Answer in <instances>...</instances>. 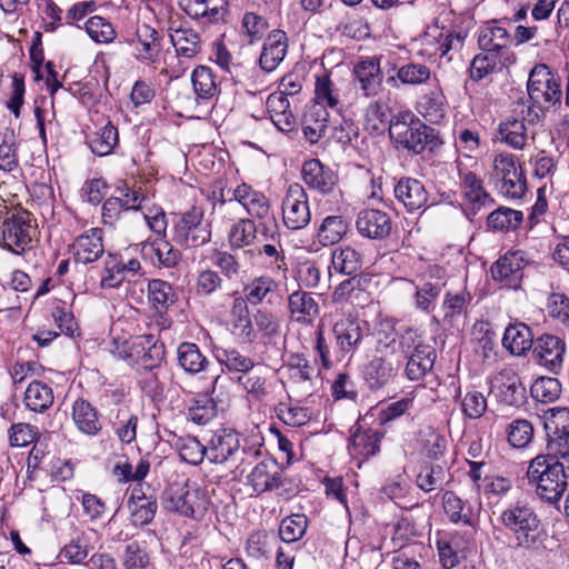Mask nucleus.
Returning a JSON list of instances; mask_svg holds the SVG:
<instances>
[{
  "label": "nucleus",
  "mask_w": 569,
  "mask_h": 569,
  "mask_svg": "<svg viewBox=\"0 0 569 569\" xmlns=\"http://www.w3.org/2000/svg\"><path fill=\"white\" fill-rule=\"evenodd\" d=\"M501 523L512 533L515 548L529 553L546 549L547 531L535 510L527 503L517 502L500 515Z\"/></svg>",
  "instance_id": "f257e3e1"
},
{
  "label": "nucleus",
  "mask_w": 569,
  "mask_h": 569,
  "mask_svg": "<svg viewBox=\"0 0 569 569\" xmlns=\"http://www.w3.org/2000/svg\"><path fill=\"white\" fill-rule=\"evenodd\" d=\"M389 137L396 149L419 154L427 148L433 150L442 141L438 132L422 123L411 111L395 114L389 121Z\"/></svg>",
  "instance_id": "f03ea898"
},
{
  "label": "nucleus",
  "mask_w": 569,
  "mask_h": 569,
  "mask_svg": "<svg viewBox=\"0 0 569 569\" xmlns=\"http://www.w3.org/2000/svg\"><path fill=\"white\" fill-rule=\"evenodd\" d=\"M528 485L537 497L550 505L557 503L568 488L563 465L551 455H538L527 469Z\"/></svg>",
  "instance_id": "7ed1b4c3"
},
{
  "label": "nucleus",
  "mask_w": 569,
  "mask_h": 569,
  "mask_svg": "<svg viewBox=\"0 0 569 569\" xmlns=\"http://www.w3.org/2000/svg\"><path fill=\"white\" fill-rule=\"evenodd\" d=\"M399 369L396 330L391 326L380 328L376 333L375 353L363 369L365 381L371 390L381 389L393 380Z\"/></svg>",
  "instance_id": "20e7f679"
},
{
  "label": "nucleus",
  "mask_w": 569,
  "mask_h": 569,
  "mask_svg": "<svg viewBox=\"0 0 569 569\" xmlns=\"http://www.w3.org/2000/svg\"><path fill=\"white\" fill-rule=\"evenodd\" d=\"M396 350L400 366L407 360L405 373L411 381L422 379L432 369L437 357L435 348L425 343L413 329L401 335L396 331Z\"/></svg>",
  "instance_id": "39448f33"
},
{
  "label": "nucleus",
  "mask_w": 569,
  "mask_h": 569,
  "mask_svg": "<svg viewBox=\"0 0 569 569\" xmlns=\"http://www.w3.org/2000/svg\"><path fill=\"white\" fill-rule=\"evenodd\" d=\"M209 506L210 500L206 491L196 483H173L166 491V509L183 517L201 520Z\"/></svg>",
  "instance_id": "423d86ee"
},
{
  "label": "nucleus",
  "mask_w": 569,
  "mask_h": 569,
  "mask_svg": "<svg viewBox=\"0 0 569 569\" xmlns=\"http://www.w3.org/2000/svg\"><path fill=\"white\" fill-rule=\"evenodd\" d=\"M172 240L183 249L199 248L211 240V221L201 207L192 206L178 216Z\"/></svg>",
  "instance_id": "0eeeda50"
},
{
  "label": "nucleus",
  "mask_w": 569,
  "mask_h": 569,
  "mask_svg": "<svg viewBox=\"0 0 569 569\" xmlns=\"http://www.w3.org/2000/svg\"><path fill=\"white\" fill-rule=\"evenodd\" d=\"M560 78L547 64L539 63L531 69L527 82V91L533 106L550 108L560 103Z\"/></svg>",
  "instance_id": "6e6552de"
},
{
  "label": "nucleus",
  "mask_w": 569,
  "mask_h": 569,
  "mask_svg": "<svg viewBox=\"0 0 569 569\" xmlns=\"http://www.w3.org/2000/svg\"><path fill=\"white\" fill-rule=\"evenodd\" d=\"M33 224L30 212L7 214L0 224V247L14 254H22L32 241Z\"/></svg>",
  "instance_id": "1a4fd4ad"
},
{
  "label": "nucleus",
  "mask_w": 569,
  "mask_h": 569,
  "mask_svg": "<svg viewBox=\"0 0 569 569\" xmlns=\"http://www.w3.org/2000/svg\"><path fill=\"white\" fill-rule=\"evenodd\" d=\"M491 179L506 197L519 199L526 192V178L513 154L501 153L495 157Z\"/></svg>",
  "instance_id": "9d476101"
},
{
  "label": "nucleus",
  "mask_w": 569,
  "mask_h": 569,
  "mask_svg": "<svg viewBox=\"0 0 569 569\" xmlns=\"http://www.w3.org/2000/svg\"><path fill=\"white\" fill-rule=\"evenodd\" d=\"M282 222L288 230L305 229L311 221L308 194L299 183L289 184L281 203Z\"/></svg>",
  "instance_id": "9b49d317"
},
{
  "label": "nucleus",
  "mask_w": 569,
  "mask_h": 569,
  "mask_svg": "<svg viewBox=\"0 0 569 569\" xmlns=\"http://www.w3.org/2000/svg\"><path fill=\"white\" fill-rule=\"evenodd\" d=\"M549 455L569 459V409L551 408L545 416Z\"/></svg>",
  "instance_id": "f8f14e48"
},
{
  "label": "nucleus",
  "mask_w": 569,
  "mask_h": 569,
  "mask_svg": "<svg viewBox=\"0 0 569 569\" xmlns=\"http://www.w3.org/2000/svg\"><path fill=\"white\" fill-rule=\"evenodd\" d=\"M491 392L496 400L507 407H521L526 400V388L512 368H503L492 380Z\"/></svg>",
  "instance_id": "ddd939ff"
},
{
  "label": "nucleus",
  "mask_w": 569,
  "mask_h": 569,
  "mask_svg": "<svg viewBox=\"0 0 569 569\" xmlns=\"http://www.w3.org/2000/svg\"><path fill=\"white\" fill-rule=\"evenodd\" d=\"M335 337L333 357L337 361L351 359L363 340L360 322L355 318H342L332 326Z\"/></svg>",
  "instance_id": "4468645a"
},
{
  "label": "nucleus",
  "mask_w": 569,
  "mask_h": 569,
  "mask_svg": "<svg viewBox=\"0 0 569 569\" xmlns=\"http://www.w3.org/2000/svg\"><path fill=\"white\" fill-rule=\"evenodd\" d=\"M525 257L521 250L505 253L490 268L492 279L503 288L519 289L526 266Z\"/></svg>",
  "instance_id": "2eb2a0df"
},
{
  "label": "nucleus",
  "mask_w": 569,
  "mask_h": 569,
  "mask_svg": "<svg viewBox=\"0 0 569 569\" xmlns=\"http://www.w3.org/2000/svg\"><path fill=\"white\" fill-rule=\"evenodd\" d=\"M565 353V340L555 335L543 333L535 340L532 346L535 360L553 373L562 368Z\"/></svg>",
  "instance_id": "dca6fc26"
},
{
  "label": "nucleus",
  "mask_w": 569,
  "mask_h": 569,
  "mask_svg": "<svg viewBox=\"0 0 569 569\" xmlns=\"http://www.w3.org/2000/svg\"><path fill=\"white\" fill-rule=\"evenodd\" d=\"M461 189L468 214H477L481 209L495 204L493 198L486 191L483 181L472 171L459 169Z\"/></svg>",
  "instance_id": "f3484780"
},
{
  "label": "nucleus",
  "mask_w": 569,
  "mask_h": 569,
  "mask_svg": "<svg viewBox=\"0 0 569 569\" xmlns=\"http://www.w3.org/2000/svg\"><path fill=\"white\" fill-rule=\"evenodd\" d=\"M356 228L365 238L382 240L391 233L392 221L387 212L366 208L359 211L356 219Z\"/></svg>",
  "instance_id": "a211bd4d"
},
{
  "label": "nucleus",
  "mask_w": 569,
  "mask_h": 569,
  "mask_svg": "<svg viewBox=\"0 0 569 569\" xmlns=\"http://www.w3.org/2000/svg\"><path fill=\"white\" fill-rule=\"evenodd\" d=\"M302 180L311 190L323 196L332 194L337 190V174L318 159H310L303 163Z\"/></svg>",
  "instance_id": "6ab92c4d"
},
{
  "label": "nucleus",
  "mask_w": 569,
  "mask_h": 569,
  "mask_svg": "<svg viewBox=\"0 0 569 569\" xmlns=\"http://www.w3.org/2000/svg\"><path fill=\"white\" fill-rule=\"evenodd\" d=\"M353 76L358 89L365 97H376L381 92L383 74L379 59L370 58L359 61L353 68Z\"/></svg>",
  "instance_id": "aec40b11"
},
{
  "label": "nucleus",
  "mask_w": 569,
  "mask_h": 569,
  "mask_svg": "<svg viewBox=\"0 0 569 569\" xmlns=\"http://www.w3.org/2000/svg\"><path fill=\"white\" fill-rule=\"evenodd\" d=\"M288 371L290 381L289 399H291V395L298 398V400L309 397L312 393L315 367L303 357L295 356L291 358Z\"/></svg>",
  "instance_id": "412c9836"
},
{
  "label": "nucleus",
  "mask_w": 569,
  "mask_h": 569,
  "mask_svg": "<svg viewBox=\"0 0 569 569\" xmlns=\"http://www.w3.org/2000/svg\"><path fill=\"white\" fill-rule=\"evenodd\" d=\"M290 319L302 326H310L320 315L318 299L312 292L296 290L288 297Z\"/></svg>",
  "instance_id": "4be33fe9"
},
{
  "label": "nucleus",
  "mask_w": 569,
  "mask_h": 569,
  "mask_svg": "<svg viewBox=\"0 0 569 569\" xmlns=\"http://www.w3.org/2000/svg\"><path fill=\"white\" fill-rule=\"evenodd\" d=\"M240 448V435L232 429L217 430L208 446L207 457L212 463H224Z\"/></svg>",
  "instance_id": "5701e85b"
},
{
  "label": "nucleus",
  "mask_w": 569,
  "mask_h": 569,
  "mask_svg": "<svg viewBox=\"0 0 569 569\" xmlns=\"http://www.w3.org/2000/svg\"><path fill=\"white\" fill-rule=\"evenodd\" d=\"M396 199L403 204L409 212L420 210L427 204L428 192L423 183L415 178L403 177L396 183Z\"/></svg>",
  "instance_id": "b1692460"
},
{
  "label": "nucleus",
  "mask_w": 569,
  "mask_h": 569,
  "mask_svg": "<svg viewBox=\"0 0 569 569\" xmlns=\"http://www.w3.org/2000/svg\"><path fill=\"white\" fill-rule=\"evenodd\" d=\"M248 482L257 495L278 489L282 485L280 466L271 459L262 460L248 476Z\"/></svg>",
  "instance_id": "393cba45"
},
{
  "label": "nucleus",
  "mask_w": 569,
  "mask_h": 569,
  "mask_svg": "<svg viewBox=\"0 0 569 569\" xmlns=\"http://www.w3.org/2000/svg\"><path fill=\"white\" fill-rule=\"evenodd\" d=\"M71 248L76 262L88 264L97 261L104 252L102 230L92 228L80 234L76 238Z\"/></svg>",
  "instance_id": "a878e982"
},
{
  "label": "nucleus",
  "mask_w": 569,
  "mask_h": 569,
  "mask_svg": "<svg viewBox=\"0 0 569 569\" xmlns=\"http://www.w3.org/2000/svg\"><path fill=\"white\" fill-rule=\"evenodd\" d=\"M288 50V37L282 30L271 31L264 40L259 58L260 67L271 72L284 59Z\"/></svg>",
  "instance_id": "bb28decb"
},
{
  "label": "nucleus",
  "mask_w": 569,
  "mask_h": 569,
  "mask_svg": "<svg viewBox=\"0 0 569 569\" xmlns=\"http://www.w3.org/2000/svg\"><path fill=\"white\" fill-rule=\"evenodd\" d=\"M233 199L239 202L252 218H267L270 213V201L261 191L250 184L241 183L233 190Z\"/></svg>",
  "instance_id": "cd10ccee"
},
{
  "label": "nucleus",
  "mask_w": 569,
  "mask_h": 569,
  "mask_svg": "<svg viewBox=\"0 0 569 569\" xmlns=\"http://www.w3.org/2000/svg\"><path fill=\"white\" fill-rule=\"evenodd\" d=\"M169 37L179 58L193 59L201 51L200 34L189 27L179 26L176 28L171 24Z\"/></svg>",
  "instance_id": "c85d7f7f"
},
{
  "label": "nucleus",
  "mask_w": 569,
  "mask_h": 569,
  "mask_svg": "<svg viewBox=\"0 0 569 569\" xmlns=\"http://www.w3.org/2000/svg\"><path fill=\"white\" fill-rule=\"evenodd\" d=\"M329 123L328 110L319 103H310L302 118V131L305 138L311 143H317L325 137Z\"/></svg>",
  "instance_id": "c756f323"
},
{
  "label": "nucleus",
  "mask_w": 569,
  "mask_h": 569,
  "mask_svg": "<svg viewBox=\"0 0 569 569\" xmlns=\"http://www.w3.org/2000/svg\"><path fill=\"white\" fill-rule=\"evenodd\" d=\"M71 416L74 426L83 435L93 437L102 429L98 410L84 399H77L73 402Z\"/></svg>",
  "instance_id": "7c9ffc66"
},
{
  "label": "nucleus",
  "mask_w": 569,
  "mask_h": 569,
  "mask_svg": "<svg viewBox=\"0 0 569 569\" xmlns=\"http://www.w3.org/2000/svg\"><path fill=\"white\" fill-rule=\"evenodd\" d=\"M226 0H178L179 8L191 19L217 22L224 10Z\"/></svg>",
  "instance_id": "2f4dec72"
},
{
  "label": "nucleus",
  "mask_w": 569,
  "mask_h": 569,
  "mask_svg": "<svg viewBox=\"0 0 569 569\" xmlns=\"http://www.w3.org/2000/svg\"><path fill=\"white\" fill-rule=\"evenodd\" d=\"M139 348L133 365L152 370L160 366L164 359V346L153 335L138 336Z\"/></svg>",
  "instance_id": "473e14b6"
},
{
  "label": "nucleus",
  "mask_w": 569,
  "mask_h": 569,
  "mask_svg": "<svg viewBox=\"0 0 569 569\" xmlns=\"http://www.w3.org/2000/svg\"><path fill=\"white\" fill-rule=\"evenodd\" d=\"M533 335L526 323L516 322L509 325L503 333L502 346L515 356H522L532 349Z\"/></svg>",
  "instance_id": "72a5a7b5"
},
{
  "label": "nucleus",
  "mask_w": 569,
  "mask_h": 569,
  "mask_svg": "<svg viewBox=\"0 0 569 569\" xmlns=\"http://www.w3.org/2000/svg\"><path fill=\"white\" fill-rule=\"evenodd\" d=\"M134 42L136 57L142 61H154L161 50L158 31L143 23L137 28Z\"/></svg>",
  "instance_id": "f704fd0d"
},
{
  "label": "nucleus",
  "mask_w": 569,
  "mask_h": 569,
  "mask_svg": "<svg viewBox=\"0 0 569 569\" xmlns=\"http://www.w3.org/2000/svg\"><path fill=\"white\" fill-rule=\"evenodd\" d=\"M511 42V36L502 27L486 26L479 31L478 44L481 51L513 52Z\"/></svg>",
  "instance_id": "c9c22d12"
},
{
  "label": "nucleus",
  "mask_w": 569,
  "mask_h": 569,
  "mask_svg": "<svg viewBox=\"0 0 569 569\" xmlns=\"http://www.w3.org/2000/svg\"><path fill=\"white\" fill-rule=\"evenodd\" d=\"M179 366L190 375L206 371L209 360L202 355L199 347L192 342H182L177 350Z\"/></svg>",
  "instance_id": "e433bc0d"
},
{
  "label": "nucleus",
  "mask_w": 569,
  "mask_h": 569,
  "mask_svg": "<svg viewBox=\"0 0 569 569\" xmlns=\"http://www.w3.org/2000/svg\"><path fill=\"white\" fill-rule=\"evenodd\" d=\"M148 300L157 312L162 313L177 301V293L169 282L152 279L148 282Z\"/></svg>",
  "instance_id": "4c0bfd02"
},
{
  "label": "nucleus",
  "mask_w": 569,
  "mask_h": 569,
  "mask_svg": "<svg viewBox=\"0 0 569 569\" xmlns=\"http://www.w3.org/2000/svg\"><path fill=\"white\" fill-rule=\"evenodd\" d=\"M53 399L52 388L42 381L34 380L29 383L23 400L31 411L43 412L52 406Z\"/></svg>",
  "instance_id": "58836bf2"
},
{
  "label": "nucleus",
  "mask_w": 569,
  "mask_h": 569,
  "mask_svg": "<svg viewBox=\"0 0 569 569\" xmlns=\"http://www.w3.org/2000/svg\"><path fill=\"white\" fill-rule=\"evenodd\" d=\"M431 71L423 63L409 62L397 69V74L388 77L387 83L398 88V81L402 84L418 86L430 79Z\"/></svg>",
  "instance_id": "ea45409f"
},
{
  "label": "nucleus",
  "mask_w": 569,
  "mask_h": 569,
  "mask_svg": "<svg viewBox=\"0 0 569 569\" xmlns=\"http://www.w3.org/2000/svg\"><path fill=\"white\" fill-rule=\"evenodd\" d=\"M380 435L372 430H358L350 439L349 450L351 455L368 459L380 450Z\"/></svg>",
  "instance_id": "a19ab883"
},
{
  "label": "nucleus",
  "mask_w": 569,
  "mask_h": 569,
  "mask_svg": "<svg viewBox=\"0 0 569 569\" xmlns=\"http://www.w3.org/2000/svg\"><path fill=\"white\" fill-rule=\"evenodd\" d=\"M18 140L13 130L0 131V170L12 172L19 168Z\"/></svg>",
  "instance_id": "79ce46f5"
},
{
  "label": "nucleus",
  "mask_w": 569,
  "mask_h": 569,
  "mask_svg": "<svg viewBox=\"0 0 569 569\" xmlns=\"http://www.w3.org/2000/svg\"><path fill=\"white\" fill-rule=\"evenodd\" d=\"M419 112L430 122H439L446 113V97L441 89L433 88L418 102Z\"/></svg>",
  "instance_id": "37998d69"
},
{
  "label": "nucleus",
  "mask_w": 569,
  "mask_h": 569,
  "mask_svg": "<svg viewBox=\"0 0 569 569\" xmlns=\"http://www.w3.org/2000/svg\"><path fill=\"white\" fill-rule=\"evenodd\" d=\"M331 263L336 271L351 276L361 269L362 254L349 246L337 247L332 251Z\"/></svg>",
  "instance_id": "c03bdc74"
},
{
  "label": "nucleus",
  "mask_w": 569,
  "mask_h": 569,
  "mask_svg": "<svg viewBox=\"0 0 569 569\" xmlns=\"http://www.w3.org/2000/svg\"><path fill=\"white\" fill-rule=\"evenodd\" d=\"M442 505L443 510L451 522H462L467 526H473L471 507L467 506V503L453 491H446L443 493Z\"/></svg>",
  "instance_id": "a18cd8bd"
},
{
  "label": "nucleus",
  "mask_w": 569,
  "mask_h": 569,
  "mask_svg": "<svg viewBox=\"0 0 569 569\" xmlns=\"http://www.w3.org/2000/svg\"><path fill=\"white\" fill-rule=\"evenodd\" d=\"M348 231V222L341 216L326 217L317 231L318 241L322 246L338 243Z\"/></svg>",
  "instance_id": "49530a36"
},
{
  "label": "nucleus",
  "mask_w": 569,
  "mask_h": 569,
  "mask_svg": "<svg viewBox=\"0 0 569 569\" xmlns=\"http://www.w3.org/2000/svg\"><path fill=\"white\" fill-rule=\"evenodd\" d=\"M119 140L118 129L108 122L104 127L88 137V144L97 156L110 154Z\"/></svg>",
  "instance_id": "de8ad7c7"
},
{
  "label": "nucleus",
  "mask_w": 569,
  "mask_h": 569,
  "mask_svg": "<svg viewBox=\"0 0 569 569\" xmlns=\"http://www.w3.org/2000/svg\"><path fill=\"white\" fill-rule=\"evenodd\" d=\"M522 220L523 214L521 211L507 207H499L488 216L487 226L493 231L508 232L519 228Z\"/></svg>",
  "instance_id": "09e8293b"
},
{
  "label": "nucleus",
  "mask_w": 569,
  "mask_h": 569,
  "mask_svg": "<svg viewBox=\"0 0 569 569\" xmlns=\"http://www.w3.org/2000/svg\"><path fill=\"white\" fill-rule=\"evenodd\" d=\"M217 416V405L207 393H198L188 408V417L196 425H207Z\"/></svg>",
  "instance_id": "8fccbe9b"
},
{
  "label": "nucleus",
  "mask_w": 569,
  "mask_h": 569,
  "mask_svg": "<svg viewBox=\"0 0 569 569\" xmlns=\"http://www.w3.org/2000/svg\"><path fill=\"white\" fill-rule=\"evenodd\" d=\"M257 237L256 223L250 218H243L233 223L228 233L231 249H241L250 246Z\"/></svg>",
  "instance_id": "3c124183"
},
{
  "label": "nucleus",
  "mask_w": 569,
  "mask_h": 569,
  "mask_svg": "<svg viewBox=\"0 0 569 569\" xmlns=\"http://www.w3.org/2000/svg\"><path fill=\"white\" fill-rule=\"evenodd\" d=\"M278 288L277 282L269 276H260L243 286L242 292L251 306L262 303Z\"/></svg>",
  "instance_id": "603ef678"
},
{
  "label": "nucleus",
  "mask_w": 569,
  "mask_h": 569,
  "mask_svg": "<svg viewBox=\"0 0 569 569\" xmlns=\"http://www.w3.org/2000/svg\"><path fill=\"white\" fill-rule=\"evenodd\" d=\"M507 440L516 449L527 448L533 440L535 429L527 419H515L506 428Z\"/></svg>",
  "instance_id": "864d4df0"
},
{
  "label": "nucleus",
  "mask_w": 569,
  "mask_h": 569,
  "mask_svg": "<svg viewBox=\"0 0 569 569\" xmlns=\"http://www.w3.org/2000/svg\"><path fill=\"white\" fill-rule=\"evenodd\" d=\"M501 140L513 149L521 150L527 142V129L521 119H507L499 127Z\"/></svg>",
  "instance_id": "5fc2aeb1"
},
{
  "label": "nucleus",
  "mask_w": 569,
  "mask_h": 569,
  "mask_svg": "<svg viewBox=\"0 0 569 569\" xmlns=\"http://www.w3.org/2000/svg\"><path fill=\"white\" fill-rule=\"evenodd\" d=\"M530 393L533 399L542 403L556 401L561 395V383L553 377H539L531 385Z\"/></svg>",
  "instance_id": "6e6d98bb"
},
{
  "label": "nucleus",
  "mask_w": 569,
  "mask_h": 569,
  "mask_svg": "<svg viewBox=\"0 0 569 569\" xmlns=\"http://www.w3.org/2000/svg\"><path fill=\"white\" fill-rule=\"evenodd\" d=\"M194 93L200 99H210L217 92V83L212 70L206 66H198L191 74Z\"/></svg>",
  "instance_id": "4d7b16f0"
},
{
  "label": "nucleus",
  "mask_w": 569,
  "mask_h": 569,
  "mask_svg": "<svg viewBox=\"0 0 569 569\" xmlns=\"http://www.w3.org/2000/svg\"><path fill=\"white\" fill-rule=\"evenodd\" d=\"M216 358L229 371L247 373L254 367V362L251 358L242 355L234 348L218 349Z\"/></svg>",
  "instance_id": "13d9d810"
},
{
  "label": "nucleus",
  "mask_w": 569,
  "mask_h": 569,
  "mask_svg": "<svg viewBox=\"0 0 569 569\" xmlns=\"http://www.w3.org/2000/svg\"><path fill=\"white\" fill-rule=\"evenodd\" d=\"M312 103H319L327 109L336 108L339 104V94L336 84L328 73H322L316 78L315 100Z\"/></svg>",
  "instance_id": "bf43d9fd"
},
{
  "label": "nucleus",
  "mask_w": 569,
  "mask_h": 569,
  "mask_svg": "<svg viewBox=\"0 0 569 569\" xmlns=\"http://www.w3.org/2000/svg\"><path fill=\"white\" fill-rule=\"evenodd\" d=\"M277 417L290 427H302L311 419V412L306 407H300L289 402H280L276 407Z\"/></svg>",
  "instance_id": "052dcab7"
},
{
  "label": "nucleus",
  "mask_w": 569,
  "mask_h": 569,
  "mask_svg": "<svg viewBox=\"0 0 569 569\" xmlns=\"http://www.w3.org/2000/svg\"><path fill=\"white\" fill-rule=\"evenodd\" d=\"M307 527L308 518L302 513H295L281 520L279 536L284 542H295L303 537Z\"/></svg>",
  "instance_id": "680f3d73"
},
{
  "label": "nucleus",
  "mask_w": 569,
  "mask_h": 569,
  "mask_svg": "<svg viewBox=\"0 0 569 569\" xmlns=\"http://www.w3.org/2000/svg\"><path fill=\"white\" fill-rule=\"evenodd\" d=\"M176 448L180 458L193 466L201 463L207 455V446H203L196 437L179 438Z\"/></svg>",
  "instance_id": "e2e57ef3"
},
{
  "label": "nucleus",
  "mask_w": 569,
  "mask_h": 569,
  "mask_svg": "<svg viewBox=\"0 0 569 569\" xmlns=\"http://www.w3.org/2000/svg\"><path fill=\"white\" fill-rule=\"evenodd\" d=\"M443 283L441 282H425L416 287L415 305L416 308L430 313L435 308V301L440 296Z\"/></svg>",
  "instance_id": "0e129e2a"
},
{
  "label": "nucleus",
  "mask_w": 569,
  "mask_h": 569,
  "mask_svg": "<svg viewBox=\"0 0 569 569\" xmlns=\"http://www.w3.org/2000/svg\"><path fill=\"white\" fill-rule=\"evenodd\" d=\"M470 295L466 292L460 293H450L448 292L445 296L443 302H442V311L443 317L442 321L446 323H451L453 319L457 317H460L467 309L469 302H470Z\"/></svg>",
  "instance_id": "69168bd1"
},
{
  "label": "nucleus",
  "mask_w": 569,
  "mask_h": 569,
  "mask_svg": "<svg viewBox=\"0 0 569 569\" xmlns=\"http://www.w3.org/2000/svg\"><path fill=\"white\" fill-rule=\"evenodd\" d=\"M124 279L122 259L118 254L109 253L104 260V274L101 277V287L117 288Z\"/></svg>",
  "instance_id": "338daca9"
},
{
  "label": "nucleus",
  "mask_w": 569,
  "mask_h": 569,
  "mask_svg": "<svg viewBox=\"0 0 569 569\" xmlns=\"http://www.w3.org/2000/svg\"><path fill=\"white\" fill-rule=\"evenodd\" d=\"M223 278L218 271L204 269L198 272L196 279V293L199 297H208L223 288Z\"/></svg>",
  "instance_id": "774afa93"
}]
</instances>
